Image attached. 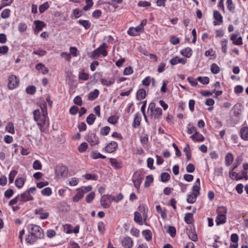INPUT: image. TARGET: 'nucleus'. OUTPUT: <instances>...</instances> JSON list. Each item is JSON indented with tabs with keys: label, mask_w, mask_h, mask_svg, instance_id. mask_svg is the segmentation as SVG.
<instances>
[{
	"label": "nucleus",
	"mask_w": 248,
	"mask_h": 248,
	"mask_svg": "<svg viewBox=\"0 0 248 248\" xmlns=\"http://www.w3.org/2000/svg\"><path fill=\"white\" fill-rule=\"evenodd\" d=\"M100 82L101 84H103V85L110 86L114 83L115 80L114 78H110V80L108 81L106 79L101 78L100 80Z\"/></svg>",
	"instance_id": "obj_32"
},
{
	"label": "nucleus",
	"mask_w": 248,
	"mask_h": 248,
	"mask_svg": "<svg viewBox=\"0 0 248 248\" xmlns=\"http://www.w3.org/2000/svg\"><path fill=\"white\" fill-rule=\"evenodd\" d=\"M153 182V177L152 175H149L146 176L144 183L145 187H148Z\"/></svg>",
	"instance_id": "obj_43"
},
{
	"label": "nucleus",
	"mask_w": 248,
	"mask_h": 248,
	"mask_svg": "<svg viewBox=\"0 0 248 248\" xmlns=\"http://www.w3.org/2000/svg\"><path fill=\"white\" fill-rule=\"evenodd\" d=\"M237 34L233 33L231 36L230 39L232 41L234 45H242L243 44L242 38L241 36H240L237 39Z\"/></svg>",
	"instance_id": "obj_12"
},
{
	"label": "nucleus",
	"mask_w": 248,
	"mask_h": 248,
	"mask_svg": "<svg viewBox=\"0 0 248 248\" xmlns=\"http://www.w3.org/2000/svg\"><path fill=\"white\" fill-rule=\"evenodd\" d=\"M109 162L111 166L115 168V169H120L122 167L121 163L117 161V160L115 158H110Z\"/></svg>",
	"instance_id": "obj_22"
},
{
	"label": "nucleus",
	"mask_w": 248,
	"mask_h": 248,
	"mask_svg": "<svg viewBox=\"0 0 248 248\" xmlns=\"http://www.w3.org/2000/svg\"><path fill=\"white\" fill-rule=\"evenodd\" d=\"M100 49V48H97L92 52L91 57L93 59H97L99 57L100 55L99 53Z\"/></svg>",
	"instance_id": "obj_62"
},
{
	"label": "nucleus",
	"mask_w": 248,
	"mask_h": 248,
	"mask_svg": "<svg viewBox=\"0 0 248 248\" xmlns=\"http://www.w3.org/2000/svg\"><path fill=\"white\" fill-rule=\"evenodd\" d=\"M32 167L34 170H40L42 169V164L39 160H36L34 161Z\"/></svg>",
	"instance_id": "obj_60"
},
{
	"label": "nucleus",
	"mask_w": 248,
	"mask_h": 248,
	"mask_svg": "<svg viewBox=\"0 0 248 248\" xmlns=\"http://www.w3.org/2000/svg\"><path fill=\"white\" fill-rule=\"evenodd\" d=\"M184 152L186 154L187 160H190L191 158V154L190 151V148L188 144H187L186 146L184 148Z\"/></svg>",
	"instance_id": "obj_29"
},
{
	"label": "nucleus",
	"mask_w": 248,
	"mask_h": 248,
	"mask_svg": "<svg viewBox=\"0 0 248 248\" xmlns=\"http://www.w3.org/2000/svg\"><path fill=\"white\" fill-rule=\"evenodd\" d=\"M167 232L172 237L176 235V229L174 227L170 226H169Z\"/></svg>",
	"instance_id": "obj_52"
},
{
	"label": "nucleus",
	"mask_w": 248,
	"mask_h": 248,
	"mask_svg": "<svg viewBox=\"0 0 248 248\" xmlns=\"http://www.w3.org/2000/svg\"><path fill=\"white\" fill-rule=\"evenodd\" d=\"M95 116L93 114H90L87 118L86 122L89 125L93 124L95 120Z\"/></svg>",
	"instance_id": "obj_46"
},
{
	"label": "nucleus",
	"mask_w": 248,
	"mask_h": 248,
	"mask_svg": "<svg viewBox=\"0 0 248 248\" xmlns=\"http://www.w3.org/2000/svg\"><path fill=\"white\" fill-rule=\"evenodd\" d=\"M213 16L216 20L213 22L214 25H220L223 23V17L218 11H214Z\"/></svg>",
	"instance_id": "obj_9"
},
{
	"label": "nucleus",
	"mask_w": 248,
	"mask_h": 248,
	"mask_svg": "<svg viewBox=\"0 0 248 248\" xmlns=\"http://www.w3.org/2000/svg\"><path fill=\"white\" fill-rule=\"evenodd\" d=\"M37 125L41 132H45L46 128L49 125L47 115L45 116H42V119L37 123Z\"/></svg>",
	"instance_id": "obj_5"
},
{
	"label": "nucleus",
	"mask_w": 248,
	"mask_h": 248,
	"mask_svg": "<svg viewBox=\"0 0 248 248\" xmlns=\"http://www.w3.org/2000/svg\"><path fill=\"white\" fill-rule=\"evenodd\" d=\"M41 194L43 196H49L52 194L51 189L49 187H47L41 190Z\"/></svg>",
	"instance_id": "obj_50"
},
{
	"label": "nucleus",
	"mask_w": 248,
	"mask_h": 248,
	"mask_svg": "<svg viewBox=\"0 0 248 248\" xmlns=\"http://www.w3.org/2000/svg\"><path fill=\"white\" fill-rule=\"evenodd\" d=\"M233 160V157L231 153H227L225 156V163L228 166H230Z\"/></svg>",
	"instance_id": "obj_26"
},
{
	"label": "nucleus",
	"mask_w": 248,
	"mask_h": 248,
	"mask_svg": "<svg viewBox=\"0 0 248 248\" xmlns=\"http://www.w3.org/2000/svg\"><path fill=\"white\" fill-rule=\"evenodd\" d=\"M19 80L18 78L14 75H11L9 77L8 87L13 90L16 88L19 85Z\"/></svg>",
	"instance_id": "obj_6"
},
{
	"label": "nucleus",
	"mask_w": 248,
	"mask_h": 248,
	"mask_svg": "<svg viewBox=\"0 0 248 248\" xmlns=\"http://www.w3.org/2000/svg\"><path fill=\"white\" fill-rule=\"evenodd\" d=\"M91 157L94 159H96L98 158L105 159L106 158L105 155H101L96 151L92 152Z\"/></svg>",
	"instance_id": "obj_39"
},
{
	"label": "nucleus",
	"mask_w": 248,
	"mask_h": 248,
	"mask_svg": "<svg viewBox=\"0 0 248 248\" xmlns=\"http://www.w3.org/2000/svg\"><path fill=\"white\" fill-rule=\"evenodd\" d=\"M85 178L87 180H97L98 179V176L96 174H92L90 173H87L84 176Z\"/></svg>",
	"instance_id": "obj_59"
},
{
	"label": "nucleus",
	"mask_w": 248,
	"mask_h": 248,
	"mask_svg": "<svg viewBox=\"0 0 248 248\" xmlns=\"http://www.w3.org/2000/svg\"><path fill=\"white\" fill-rule=\"evenodd\" d=\"M143 178L141 176L140 174L138 172H135L132 177V182L134 183L135 187L139 190L140 187V184Z\"/></svg>",
	"instance_id": "obj_7"
},
{
	"label": "nucleus",
	"mask_w": 248,
	"mask_h": 248,
	"mask_svg": "<svg viewBox=\"0 0 248 248\" xmlns=\"http://www.w3.org/2000/svg\"><path fill=\"white\" fill-rule=\"evenodd\" d=\"M189 238L193 241H197L198 240V236L194 231L188 230L187 232Z\"/></svg>",
	"instance_id": "obj_34"
},
{
	"label": "nucleus",
	"mask_w": 248,
	"mask_h": 248,
	"mask_svg": "<svg viewBox=\"0 0 248 248\" xmlns=\"http://www.w3.org/2000/svg\"><path fill=\"white\" fill-rule=\"evenodd\" d=\"M24 184V180L22 178L16 179L15 181L16 186L19 188L23 187Z\"/></svg>",
	"instance_id": "obj_49"
},
{
	"label": "nucleus",
	"mask_w": 248,
	"mask_h": 248,
	"mask_svg": "<svg viewBox=\"0 0 248 248\" xmlns=\"http://www.w3.org/2000/svg\"><path fill=\"white\" fill-rule=\"evenodd\" d=\"M180 53L182 55L187 58H189L192 55V51L190 47H187L185 49L181 50Z\"/></svg>",
	"instance_id": "obj_21"
},
{
	"label": "nucleus",
	"mask_w": 248,
	"mask_h": 248,
	"mask_svg": "<svg viewBox=\"0 0 248 248\" xmlns=\"http://www.w3.org/2000/svg\"><path fill=\"white\" fill-rule=\"evenodd\" d=\"M161 180L163 182H167L170 179V175L168 172H162L160 175Z\"/></svg>",
	"instance_id": "obj_41"
},
{
	"label": "nucleus",
	"mask_w": 248,
	"mask_h": 248,
	"mask_svg": "<svg viewBox=\"0 0 248 248\" xmlns=\"http://www.w3.org/2000/svg\"><path fill=\"white\" fill-rule=\"evenodd\" d=\"M10 10L8 9L4 10L1 13V16L2 18H7L9 17Z\"/></svg>",
	"instance_id": "obj_64"
},
{
	"label": "nucleus",
	"mask_w": 248,
	"mask_h": 248,
	"mask_svg": "<svg viewBox=\"0 0 248 248\" xmlns=\"http://www.w3.org/2000/svg\"><path fill=\"white\" fill-rule=\"evenodd\" d=\"M146 96V92L143 89L139 90L137 93L136 98L138 100L144 99Z\"/></svg>",
	"instance_id": "obj_23"
},
{
	"label": "nucleus",
	"mask_w": 248,
	"mask_h": 248,
	"mask_svg": "<svg viewBox=\"0 0 248 248\" xmlns=\"http://www.w3.org/2000/svg\"><path fill=\"white\" fill-rule=\"evenodd\" d=\"M86 5L83 8L84 11L89 10L93 5V2L92 0H86Z\"/></svg>",
	"instance_id": "obj_58"
},
{
	"label": "nucleus",
	"mask_w": 248,
	"mask_h": 248,
	"mask_svg": "<svg viewBox=\"0 0 248 248\" xmlns=\"http://www.w3.org/2000/svg\"><path fill=\"white\" fill-rule=\"evenodd\" d=\"M27 93L30 94H33L36 92V88L34 86H29L26 89Z\"/></svg>",
	"instance_id": "obj_61"
},
{
	"label": "nucleus",
	"mask_w": 248,
	"mask_h": 248,
	"mask_svg": "<svg viewBox=\"0 0 248 248\" xmlns=\"http://www.w3.org/2000/svg\"><path fill=\"white\" fill-rule=\"evenodd\" d=\"M162 114V110L160 108H156L155 110L149 114L151 118L155 120L159 119Z\"/></svg>",
	"instance_id": "obj_11"
},
{
	"label": "nucleus",
	"mask_w": 248,
	"mask_h": 248,
	"mask_svg": "<svg viewBox=\"0 0 248 248\" xmlns=\"http://www.w3.org/2000/svg\"><path fill=\"white\" fill-rule=\"evenodd\" d=\"M186 62V59L185 58H179L178 57L173 58L170 60V63L171 65H175L177 63H180L184 64Z\"/></svg>",
	"instance_id": "obj_15"
},
{
	"label": "nucleus",
	"mask_w": 248,
	"mask_h": 248,
	"mask_svg": "<svg viewBox=\"0 0 248 248\" xmlns=\"http://www.w3.org/2000/svg\"><path fill=\"white\" fill-rule=\"evenodd\" d=\"M78 23L81 26H83L86 30L89 29L91 26V23L89 20L80 19Z\"/></svg>",
	"instance_id": "obj_27"
},
{
	"label": "nucleus",
	"mask_w": 248,
	"mask_h": 248,
	"mask_svg": "<svg viewBox=\"0 0 248 248\" xmlns=\"http://www.w3.org/2000/svg\"><path fill=\"white\" fill-rule=\"evenodd\" d=\"M122 245L124 248H131L133 246V241L129 237H124L122 242Z\"/></svg>",
	"instance_id": "obj_14"
},
{
	"label": "nucleus",
	"mask_w": 248,
	"mask_h": 248,
	"mask_svg": "<svg viewBox=\"0 0 248 248\" xmlns=\"http://www.w3.org/2000/svg\"><path fill=\"white\" fill-rule=\"evenodd\" d=\"M117 148V143L115 141H112L106 145L105 147V150L109 153H111L114 152Z\"/></svg>",
	"instance_id": "obj_10"
},
{
	"label": "nucleus",
	"mask_w": 248,
	"mask_h": 248,
	"mask_svg": "<svg viewBox=\"0 0 248 248\" xmlns=\"http://www.w3.org/2000/svg\"><path fill=\"white\" fill-rule=\"evenodd\" d=\"M99 91L98 89H94L93 91L91 92L88 95V99L89 100H94L97 98L99 95Z\"/></svg>",
	"instance_id": "obj_17"
},
{
	"label": "nucleus",
	"mask_w": 248,
	"mask_h": 248,
	"mask_svg": "<svg viewBox=\"0 0 248 248\" xmlns=\"http://www.w3.org/2000/svg\"><path fill=\"white\" fill-rule=\"evenodd\" d=\"M83 196L84 194L83 191H80L79 189L76 195L73 197V200L75 202H78L80 199L83 197Z\"/></svg>",
	"instance_id": "obj_31"
},
{
	"label": "nucleus",
	"mask_w": 248,
	"mask_h": 248,
	"mask_svg": "<svg viewBox=\"0 0 248 248\" xmlns=\"http://www.w3.org/2000/svg\"><path fill=\"white\" fill-rule=\"evenodd\" d=\"M108 47V45L105 43H103L98 48H100L99 53L103 56H106L108 55V52L106 48Z\"/></svg>",
	"instance_id": "obj_25"
},
{
	"label": "nucleus",
	"mask_w": 248,
	"mask_h": 248,
	"mask_svg": "<svg viewBox=\"0 0 248 248\" xmlns=\"http://www.w3.org/2000/svg\"><path fill=\"white\" fill-rule=\"evenodd\" d=\"M241 138L245 140H248V127H243L240 130Z\"/></svg>",
	"instance_id": "obj_18"
},
{
	"label": "nucleus",
	"mask_w": 248,
	"mask_h": 248,
	"mask_svg": "<svg viewBox=\"0 0 248 248\" xmlns=\"http://www.w3.org/2000/svg\"><path fill=\"white\" fill-rule=\"evenodd\" d=\"M190 138L193 140L197 142L203 141L204 140V137L202 135L200 134L197 131H196V133L190 136Z\"/></svg>",
	"instance_id": "obj_16"
},
{
	"label": "nucleus",
	"mask_w": 248,
	"mask_h": 248,
	"mask_svg": "<svg viewBox=\"0 0 248 248\" xmlns=\"http://www.w3.org/2000/svg\"><path fill=\"white\" fill-rule=\"evenodd\" d=\"M102 78V74L99 72H96L93 76V80L95 83H96L99 80H100Z\"/></svg>",
	"instance_id": "obj_48"
},
{
	"label": "nucleus",
	"mask_w": 248,
	"mask_h": 248,
	"mask_svg": "<svg viewBox=\"0 0 248 248\" xmlns=\"http://www.w3.org/2000/svg\"><path fill=\"white\" fill-rule=\"evenodd\" d=\"M141 117L139 116V114L137 113L134 117L133 122L132 123V126L134 128H136L139 126L140 124Z\"/></svg>",
	"instance_id": "obj_24"
},
{
	"label": "nucleus",
	"mask_w": 248,
	"mask_h": 248,
	"mask_svg": "<svg viewBox=\"0 0 248 248\" xmlns=\"http://www.w3.org/2000/svg\"><path fill=\"white\" fill-rule=\"evenodd\" d=\"M34 24L35 25L36 29L38 31H41L46 25L44 22L40 20H35L34 21Z\"/></svg>",
	"instance_id": "obj_37"
},
{
	"label": "nucleus",
	"mask_w": 248,
	"mask_h": 248,
	"mask_svg": "<svg viewBox=\"0 0 248 248\" xmlns=\"http://www.w3.org/2000/svg\"><path fill=\"white\" fill-rule=\"evenodd\" d=\"M134 221L140 225L142 224V217L140 214L138 212L134 213Z\"/></svg>",
	"instance_id": "obj_35"
},
{
	"label": "nucleus",
	"mask_w": 248,
	"mask_h": 248,
	"mask_svg": "<svg viewBox=\"0 0 248 248\" xmlns=\"http://www.w3.org/2000/svg\"><path fill=\"white\" fill-rule=\"evenodd\" d=\"M101 205L105 208H108L110 206V202H107L106 195H104L102 196L100 200Z\"/></svg>",
	"instance_id": "obj_28"
},
{
	"label": "nucleus",
	"mask_w": 248,
	"mask_h": 248,
	"mask_svg": "<svg viewBox=\"0 0 248 248\" xmlns=\"http://www.w3.org/2000/svg\"><path fill=\"white\" fill-rule=\"evenodd\" d=\"M142 235L147 241H150L152 238L151 232L149 230H144L142 232Z\"/></svg>",
	"instance_id": "obj_33"
},
{
	"label": "nucleus",
	"mask_w": 248,
	"mask_h": 248,
	"mask_svg": "<svg viewBox=\"0 0 248 248\" xmlns=\"http://www.w3.org/2000/svg\"><path fill=\"white\" fill-rule=\"evenodd\" d=\"M86 140L92 146L95 145L99 143V139L94 133H89L86 137Z\"/></svg>",
	"instance_id": "obj_8"
},
{
	"label": "nucleus",
	"mask_w": 248,
	"mask_h": 248,
	"mask_svg": "<svg viewBox=\"0 0 248 248\" xmlns=\"http://www.w3.org/2000/svg\"><path fill=\"white\" fill-rule=\"evenodd\" d=\"M197 197L198 196H195V195L193 193L189 194L187 195L186 201L189 203H193L196 202Z\"/></svg>",
	"instance_id": "obj_36"
},
{
	"label": "nucleus",
	"mask_w": 248,
	"mask_h": 248,
	"mask_svg": "<svg viewBox=\"0 0 248 248\" xmlns=\"http://www.w3.org/2000/svg\"><path fill=\"white\" fill-rule=\"evenodd\" d=\"M197 80L204 85H207L209 82V78L207 77H199L197 78Z\"/></svg>",
	"instance_id": "obj_42"
},
{
	"label": "nucleus",
	"mask_w": 248,
	"mask_h": 248,
	"mask_svg": "<svg viewBox=\"0 0 248 248\" xmlns=\"http://www.w3.org/2000/svg\"><path fill=\"white\" fill-rule=\"evenodd\" d=\"M156 210L158 213L160 214L162 218H165L166 217L167 214L166 212L162 210L161 206L159 205H157L156 206Z\"/></svg>",
	"instance_id": "obj_54"
},
{
	"label": "nucleus",
	"mask_w": 248,
	"mask_h": 248,
	"mask_svg": "<svg viewBox=\"0 0 248 248\" xmlns=\"http://www.w3.org/2000/svg\"><path fill=\"white\" fill-rule=\"evenodd\" d=\"M142 31H143L141 28H140V27L138 26L135 28H130L127 31V33L129 35L134 36L138 35L139 32H142Z\"/></svg>",
	"instance_id": "obj_13"
},
{
	"label": "nucleus",
	"mask_w": 248,
	"mask_h": 248,
	"mask_svg": "<svg viewBox=\"0 0 248 248\" xmlns=\"http://www.w3.org/2000/svg\"><path fill=\"white\" fill-rule=\"evenodd\" d=\"M241 106L240 104H236L235 105L232 110H233V113L235 115H239L240 113Z\"/></svg>",
	"instance_id": "obj_56"
},
{
	"label": "nucleus",
	"mask_w": 248,
	"mask_h": 248,
	"mask_svg": "<svg viewBox=\"0 0 248 248\" xmlns=\"http://www.w3.org/2000/svg\"><path fill=\"white\" fill-rule=\"evenodd\" d=\"M230 177L232 179H235L236 181L243 179V177H238V173L236 172H233V171L230 172Z\"/></svg>",
	"instance_id": "obj_47"
},
{
	"label": "nucleus",
	"mask_w": 248,
	"mask_h": 248,
	"mask_svg": "<svg viewBox=\"0 0 248 248\" xmlns=\"http://www.w3.org/2000/svg\"><path fill=\"white\" fill-rule=\"evenodd\" d=\"M28 235L26 237V241L30 244H33L38 239L44 236L43 230L39 226L34 224L28 225Z\"/></svg>",
	"instance_id": "obj_1"
},
{
	"label": "nucleus",
	"mask_w": 248,
	"mask_h": 248,
	"mask_svg": "<svg viewBox=\"0 0 248 248\" xmlns=\"http://www.w3.org/2000/svg\"><path fill=\"white\" fill-rule=\"evenodd\" d=\"M35 68L37 70H41L42 73L44 75L46 74L49 71L48 68L44 64L41 63H38L36 65Z\"/></svg>",
	"instance_id": "obj_19"
},
{
	"label": "nucleus",
	"mask_w": 248,
	"mask_h": 248,
	"mask_svg": "<svg viewBox=\"0 0 248 248\" xmlns=\"http://www.w3.org/2000/svg\"><path fill=\"white\" fill-rule=\"evenodd\" d=\"M79 80H87L89 79V74L83 72H80L78 75Z\"/></svg>",
	"instance_id": "obj_55"
},
{
	"label": "nucleus",
	"mask_w": 248,
	"mask_h": 248,
	"mask_svg": "<svg viewBox=\"0 0 248 248\" xmlns=\"http://www.w3.org/2000/svg\"><path fill=\"white\" fill-rule=\"evenodd\" d=\"M6 130L11 134L15 133L14 126L12 123H9L6 126Z\"/></svg>",
	"instance_id": "obj_51"
},
{
	"label": "nucleus",
	"mask_w": 248,
	"mask_h": 248,
	"mask_svg": "<svg viewBox=\"0 0 248 248\" xmlns=\"http://www.w3.org/2000/svg\"><path fill=\"white\" fill-rule=\"evenodd\" d=\"M40 107L41 109V111L42 113L43 116H45L46 115H47V105L46 102L43 101L40 106Z\"/></svg>",
	"instance_id": "obj_30"
},
{
	"label": "nucleus",
	"mask_w": 248,
	"mask_h": 248,
	"mask_svg": "<svg viewBox=\"0 0 248 248\" xmlns=\"http://www.w3.org/2000/svg\"><path fill=\"white\" fill-rule=\"evenodd\" d=\"M193 219V213H187L186 214L184 220L186 223L190 224L191 223V220Z\"/></svg>",
	"instance_id": "obj_44"
},
{
	"label": "nucleus",
	"mask_w": 248,
	"mask_h": 248,
	"mask_svg": "<svg viewBox=\"0 0 248 248\" xmlns=\"http://www.w3.org/2000/svg\"><path fill=\"white\" fill-rule=\"evenodd\" d=\"M68 168L62 164L58 165L56 167L55 173L58 176L66 177L68 176Z\"/></svg>",
	"instance_id": "obj_4"
},
{
	"label": "nucleus",
	"mask_w": 248,
	"mask_h": 248,
	"mask_svg": "<svg viewBox=\"0 0 248 248\" xmlns=\"http://www.w3.org/2000/svg\"><path fill=\"white\" fill-rule=\"evenodd\" d=\"M95 197V193L93 192H91L86 197V201L87 203H91Z\"/></svg>",
	"instance_id": "obj_57"
},
{
	"label": "nucleus",
	"mask_w": 248,
	"mask_h": 248,
	"mask_svg": "<svg viewBox=\"0 0 248 248\" xmlns=\"http://www.w3.org/2000/svg\"><path fill=\"white\" fill-rule=\"evenodd\" d=\"M49 7V4L48 2H46L39 6V11L41 14L43 13Z\"/></svg>",
	"instance_id": "obj_40"
},
{
	"label": "nucleus",
	"mask_w": 248,
	"mask_h": 248,
	"mask_svg": "<svg viewBox=\"0 0 248 248\" xmlns=\"http://www.w3.org/2000/svg\"><path fill=\"white\" fill-rule=\"evenodd\" d=\"M88 147V144L86 142L82 143L78 147L79 152L82 153L85 151Z\"/></svg>",
	"instance_id": "obj_63"
},
{
	"label": "nucleus",
	"mask_w": 248,
	"mask_h": 248,
	"mask_svg": "<svg viewBox=\"0 0 248 248\" xmlns=\"http://www.w3.org/2000/svg\"><path fill=\"white\" fill-rule=\"evenodd\" d=\"M211 71L213 74H217L220 72V68L216 63H213L211 66Z\"/></svg>",
	"instance_id": "obj_45"
},
{
	"label": "nucleus",
	"mask_w": 248,
	"mask_h": 248,
	"mask_svg": "<svg viewBox=\"0 0 248 248\" xmlns=\"http://www.w3.org/2000/svg\"><path fill=\"white\" fill-rule=\"evenodd\" d=\"M17 173V171L15 170L11 171L9 176V181L10 183H12L14 182L15 176Z\"/></svg>",
	"instance_id": "obj_53"
},
{
	"label": "nucleus",
	"mask_w": 248,
	"mask_h": 248,
	"mask_svg": "<svg viewBox=\"0 0 248 248\" xmlns=\"http://www.w3.org/2000/svg\"><path fill=\"white\" fill-rule=\"evenodd\" d=\"M217 216L216 222L217 226L226 222L227 209L224 206L218 207L217 210Z\"/></svg>",
	"instance_id": "obj_2"
},
{
	"label": "nucleus",
	"mask_w": 248,
	"mask_h": 248,
	"mask_svg": "<svg viewBox=\"0 0 248 248\" xmlns=\"http://www.w3.org/2000/svg\"><path fill=\"white\" fill-rule=\"evenodd\" d=\"M200 189H201L200 185L195 184L192 187V193L195 195V196H198L200 194Z\"/></svg>",
	"instance_id": "obj_38"
},
{
	"label": "nucleus",
	"mask_w": 248,
	"mask_h": 248,
	"mask_svg": "<svg viewBox=\"0 0 248 248\" xmlns=\"http://www.w3.org/2000/svg\"><path fill=\"white\" fill-rule=\"evenodd\" d=\"M33 118L35 121L39 122L42 119V113L39 109H35L33 112Z\"/></svg>",
	"instance_id": "obj_20"
},
{
	"label": "nucleus",
	"mask_w": 248,
	"mask_h": 248,
	"mask_svg": "<svg viewBox=\"0 0 248 248\" xmlns=\"http://www.w3.org/2000/svg\"><path fill=\"white\" fill-rule=\"evenodd\" d=\"M36 190V188L35 187H30L24 193L21 194L19 201L21 202H27L33 200L34 199L31 194H33Z\"/></svg>",
	"instance_id": "obj_3"
}]
</instances>
